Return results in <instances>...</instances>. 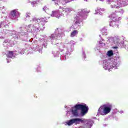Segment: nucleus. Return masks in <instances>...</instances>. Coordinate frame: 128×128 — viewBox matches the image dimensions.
<instances>
[{
	"mask_svg": "<svg viewBox=\"0 0 128 128\" xmlns=\"http://www.w3.org/2000/svg\"><path fill=\"white\" fill-rule=\"evenodd\" d=\"M36 4V2H31V4L32 6H34V4Z\"/></svg>",
	"mask_w": 128,
	"mask_h": 128,
	"instance_id": "nucleus-15",
	"label": "nucleus"
},
{
	"mask_svg": "<svg viewBox=\"0 0 128 128\" xmlns=\"http://www.w3.org/2000/svg\"><path fill=\"white\" fill-rule=\"evenodd\" d=\"M8 58H12L14 56V51H8V53L6 54Z\"/></svg>",
	"mask_w": 128,
	"mask_h": 128,
	"instance_id": "nucleus-10",
	"label": "nucleus"
},
{
	"mask_svg": "<svg viewBox=\"0 0 128 128\" xmlns=\"http://www.w3.org/2000/svg\"><path fill=\"white\" fill-rule=\"evenodd\" d=\"M60 10H56L52 12V14H51V16H56L57 18H60Z\"/></svg>",
	"mask_w": 128,
	"mask_h": 128,
	"instance_id": "nucleus-5",
	"label": "nucleus"
},
{
	"mask_svg": "<svg viewBox=\"0 0 128 128\" xmlns=\"http://www.w3.org/2000/svg\"><path fill=\"white\" fill-rule=\"evenodd\" d=\"M38 22H46V18L44 17V18H40V19L37 20Z\"/></svg>",
	"mask_w": 128,
	"mask_h": 128,
	"instance_id": "nucleus-11",
	"label": "nucleus"
},
{
	"mask_svg": "<svg viewBox=\"0 0 128 128\" xmlns=\"http://www.w3.org/2000/svg\"><path fill=\"white\" fill-rule=\"evenodd\" d=\"M101 34H102V36H108V32H106V29L104 28L101 30Z\"/></svg>",
	"mask_w": 128,
	"mask_h": 128,
	"instance_id": "nucleus-12",
	"label": "nucleus"
},
{
	"mask_svg": "<svg viewBox=\"0 0 128 128\" xmlns=\"http://www.w3.org/2000/svg\"><path fill=\"white\" fill-rule=\"evenodd\" d=\"M110 0H107V2H110Z\"/></svg>",
	"mask_w": 128,
	"mask_h": 128,
	"instance_id": "nucleus-19",
	"label": "nucleus"
},
{
	"mask_svg": "<svg viewBox=\"0 0 128 128\" xmlns=\"http://www.w3.org/2000/svg\"><path fill=\"white\" fill-rule=\"evenodd\" d=\"M52 1L54 0H52Z\"/></svg>",
	"mask_w": 128,
	"mask_h": 128,
	"instance_id": "nucleus-24",
	"label": "nucleus"
},
{
	"mask_svg": "<svg viewBox=\"0 0 128 128\" xmlns=\"http://www.w3.org/2000/svg\"><path fill=\"white\" fill-rule=\"evenodd\" d=\"M35 2H36V4H38V2H40V0H36Z\"/></svg>",
	"mask_w": 128,
	"mask_h": 128,
	"instance_id": "nucleus-18",
	"label": "nucleus"
},
{
	"mask_svg": "<svg viewBox=\"0 0 128 128\" xmlns=\"http://www.w3.org/2000/svg\"><path fill=\"white\" fill-rule=\"evenodd\" d=\"M30 13L27 14H26V18H28V17L30 18Z\"/></svg>",
	"mask_w": 128,
	"mask_h": 128,
	"instance_id": "nucleus-17",
	"label": "nucleus"
},
{
	"mask_svg": "<svg viewBox=\"0 0 128 128\" xmlns=\"http://www.w3.org/2000/svg\"><path fill=\"white\" fill-rule=\"evenodd\" d=\"M80 122H81V124H84V120L80 118H76L68 121L66 124L68 126H72V124H80Z\"/></svg>",
	"mask_w": 128,
	"mask_h": 128,
	"instance_id": "nucleus-4",
	"label": "nucleus"
},
{
	"mask_svg": "<svg viewBox=\"0 0 128 128\" xmlns=\"http://www.w3.org/2000/svg\"><path fill=\"white\" fill-rule=\"evenodd\" d=\"M101 2H104V0H100Z\"/></svg>",
	"mask_w": 128,
	"mask_h": 128,
	"instance_id": "nucleus-20",
	"label": "nucleus"
},
{
	"mask_svg": "<svg viewBox=\"0 0 128 128\" xmlns=\"http://www.w3.org/2000/svg\"><path fill=\"white\" fill-rule=\"evenodd\" d=\"M60 10H61L62 12H66V14H70L72 10L71 8H64V7L60 6Z\"/></svg>",
	"mask_w": 128,
	"mask_h": 128,
	"instance_id": "nucleus-6",
	"label": "nucleus"
},
{
	"mask_svg": "<svg viewBox=\"0 0 128 128\" xmlns=\"http://www.w3.org/2000/svg\"><path fill=\"white\" fill-rule=\"evenodd\" d=\"M110 26L112 28H118V23L114 21H112L110 22Z\"/></svg>",
	"mask_w": 128,
	"mask_h": 128,
	"instance_id": "nucleus-7",
	"label": "nucleus"
},
{
	"mask_svg": "<svg viewBox=\"0 0 128 128\" xmlns=\"http://www.w3.org/2000/svg\"><path fill=\"white\" fill-rule=\"evenodd\" d=\"M110 4L112 8L116 9L114 14L111 15V18H114L118 16L116 14H118V16L124 14V10L122 8L128 6V0H120V1L113 2L110 3Z\"/></svg>",
	"mask_w": 128,
	"mask_h": 128,
	"instance_id": "nucleus-1",
	"label": "nucleus"
},
{
	"mask_svg": "<svg viewBox=\"0 0 128 128\" xmlns=\"http://www.w3.org/2000/svg\"><path fill=\"white\" fill-rule=\"evenodd\" d=\"M18 12L16 10H12L10 12V16H13V18H14V16H16V14H18Z\"/></svg>",
	"mask_w": 128,
	"mask_h": 128,
	"instance_id": "nucleus-8",
	"label": "nucleus"
},
{
	"mask_svg": "<svg viewBox=\"0 0 128 128\" xmlns=\"http://www.w3.org/2000/svg\"><path fill=\"white\" fill-rule=\"evenodd\" d=\"M8 62H10V61H8Z\"/></svg>",
	"mask_w": 128,
	"mask_h": 128,
	"instance_id": "nucleus-22",
	"label": "nucleus"
},
{
	"mask_svg": "<svg viewBox=\"0 0 128 128\" xmlns=\"http://www.w3.org/2000/svg\"><path fill=\"white\" fill-rule=\"evenodd\" d=\"M112 110V104L108 103L100 106L98 110V112L101 116H106L110 114Z\"/></svg>",
	"mask_w": 128,
	"mask_h": 128,
	"instance_id": "nucleus-3",
	"label": "nucleus"
},
{
	"mask_svg": "<svg viewBox=\"0 0 128 128\" xmlns=\"http://www.w3.org/2000/svg\"><path fill=\"white\" fill-rule=\"evenodd\" d=\"M73 0H64L65 4H68V2H72Z\"/></svg>",
	"mask_w": 128,
	"mask_h": 128,
	"instance_id": "nucleus-14",
	"label": "nucleus"
},
{
	"mask_svg": "<svg viewBox=\"0 0 128 128\" xmlns=\"http://www.w3.org/2000/svg\"><path fill=\"white\" fill-rule=\"evenodd\" d=\"M78 34V30H73L70 34V38H74Z\"/></svg>",
	"mask_w": 128,
	"mask_h": 128,
	"instance_id": "nucleus-9",
	"label": "nucleus"
},
{
	"mask_svg": "<svg viewBox=\"0 0 128 128\" xmlns=\"http://www.w3.org/2000/svg\"><path fill=\"white\" fill-rule=\"evenodd\" d=\"M36 98H37V96H36Z\"/></svg>",
	"mask_w": 128,
	"mask_h": 128,
	"instance_id": "nucleus-23",
	"label": "nucleus"
},
{
	"mask_svg": "<svg viewBox=\"0 0 128 128\" xmlns=\"http://www.w3.org/2000/svg\"><path fill=\"white\" fill-rule=\"evenodd\" d=\"M78 110H81V114L84 116V114H88V106H86V104H77L72 108V114L75 116H78Z\"/></svg>",
	"mask_w": 128,
	"mask_h": 128,
	"instance_id": "nucleus-2",
	"label": "nucleus"
},
{
	"mask_svg": "<svg viewBox=\"0 0 128 128\" xmlns=\"http://www.w3.org/2000/svg\"><path fill=\"white\" fill-rule=\"evenodd\" d=\"M107 54L108 56H114V52L112 50H109L107 52Z\"/></svg>",
	"mask_w": 128,
	"mask_h": 128,
	"instance_id": "nucleus-13",
	"label": "nucleus"
},
{
	"mask_svg": "<svg viewBox=\"0 0 128 128\" xmlns=\"http://www.w3.org/2000/svg\"><path fill=\"white\" fill-rule=\"evenodd\" d=\"M100 36H100H101V35H100V36Z\"/></svg>",
	"mask_w": 128,
	"mask_h": 128,
	"instance_id": "nucleus-21",
	"label": "nucleus"
},
{
	"mask_svg": "<svg viewBox=\"0 0 128 128\" xmlns=\"http://www.w3.org/2000/svg\"><path fill=\"white\" fill-rule=\"evenodd\" d=\"M43 10H44V12H46V10H48V8H46V6H44V8H43Z\"/></svg>",
	"mask_w": 128,
	"mask_h": 128,
	"instance_id": "nucleus-16",
	"label": "nucleus"
}]
</instances>
